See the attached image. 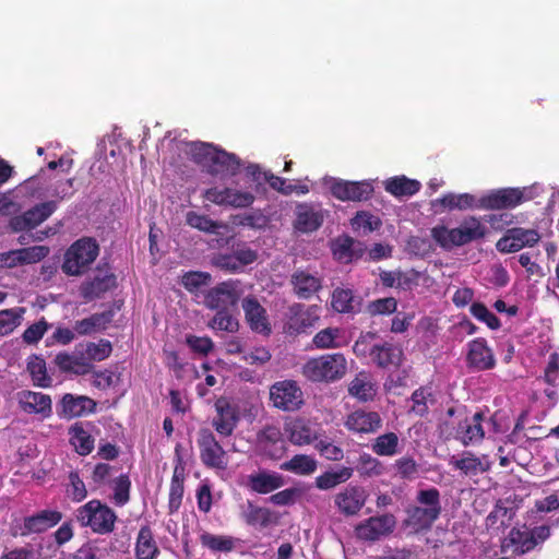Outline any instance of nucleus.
<instances>
[{
    "label": "nucleus",
    "instance_id": "nucleus-1",
    "mask_svg": "<svg viewBox=\"0 0 559 559\" xmlns=\"http://www.w3.org/2000/svg\"><path fill=\"white\" fill-rule=\"evenodd\" d=\"M486 227L476 216L463 219L456 228H448L444 225L435 226L431 229L432 239L444 250L462 247L486 236Z\"/></svg>",
    "mask_w": 559,
    "mask_h": 559
},
{
    "label": "nucleus",
    "instance_id": "nucleus-2",
    "mask_svg": "<svg viewBox=\"0 0 559 559\" xmlns=\"http://www.w3.org/2000/svg\"><path fill=\"white\" fill-rule=\"evenodd\" d=\"M347 371V361L343 354H324L308 359L301 367L302 376L311 382H334Z\"/></svg>",
    "mask_w": 559,
    "mask_h": 559
},
{
    "label": "nucleus",
    "instance_id": "nucleus-3",
    "mask_svg": "<svg viewBox=\"0 0 559 559\" xmlns=\"http://www.w3.org/2000/svg\"><path fill=\"white\" fill-rule=\"evenodd\" d=\"M99 246L94 238L83 237L74 241L66 251L62 272L69 276H79L86 272L96 260Z\"/></svg>",
    "mask_w": 559,
    "mask_h": 559
},
{
    "label": "nucleus",
    "instance_id": "nucleus-4",
    "mask_svg": "<svg viewBox=\"0 0 559 559\" xmlns=\"http://www.w3.org/2000/svg\"><path fill=\"white\" fill-rule=\"evenodd\" d=\"M75 518L82 526H90L94 533L98 534L111 533L117 520L115 511L99 500H91L80 507Z\"/></svg>",
    "mask_w": 559,
    "mask_h": 559
},
{
    "label": "nucleus",
    "instance_id": "nucleus-5",
    "mask_svg": "<svg viewBox=\"0 0 559 559\" xmlns=\"http://www.w3.org/2000/svg\"><path fill=\"white\" fill-rule=\"evenodd\" d=\"M533 199V191L528 187L500 188L481 195L477 207L486 211L511 210Z\"/></svg>",
    "mask_w": 559,
    "mask_h": 559
},
{
    "label": "nucleus",
    "instance_id": "nucleus-6",
    "mask_svg": "<svg viewBox=\"0 0 559 559\" xmlns=\"http://www.w3.org/2000/svg\"><path fill=\"white\" fill-rule=\"evenodd\" d=\"M417 501L425 507L408 509V523L417 530L430 528L441 513L440 493L436 488L420 490Z\"/></svg>",
    "mask_w": 559,
    "mask_h": 559
},
{
    "label": "nucleus",
    "instance_id": "nucleus-7",
    "mask_svg": "<svg viewBox=\"0 0 559 559\" xmlns=\"http://www.w3.org/2000/svg\"><path fill=\"white\" fill-rule=\"evenodd\" d=\"M320 320L319 307L302 304H293L288 308L287 319L284 323V331L288 335L307 333L314 328Z\"/></svg>",
    "mask_w": 559,
    "mask_h": 559
},
{
    "label": "nucleus",
    "instance_id": "nucleus-8",
    "mask_svg": "<svg viewBox=\"0 0 559 559\" xmlns=\"http://www.w3.org/2000/svg\"><path fill=\"white\" fill-rule=\"evenodd\" d=\"M270 400L274 407L294 412L304 404V394L296 381L283 380L271 385Z\"/></svg>",
    "mask_w": 559,
    "mask_h": 559
},
{
    "label": "nucleus",
    "instance_id": "nucleus-9",
    "mask_svg": "<svg viewBox=\"0 0 559 559\" xmlns=\"http://www.w3.org/2000/svg\"><path fill=\"white\" fill-rule=\"evenodd\" d=\"M540 240L537 229L513 227L506 230L497 241L496 249L501 253H514L523 248H532Z\"/></svg>",
    "mask_w": 559,
    "mask_h": 559
},
{
    "label": "nucleus",
    "instance_id": "nucleus-10",
    "mask_svg": "<svg viewBox=\"0 0 559 559\" xmlns=\"http://www.w3.org/2000/svg\"><path fill=\"white\" fill-rule=\"evenodd\" d=\"M57 210V201H46L34 205L22 215H15L9 221V228L13 233L34 229L48 219Z\"/></svg>",
    "mask_w": 559,
    "mask_h": 559
},
{
    "label": "nucleus",
    "instance_id": "nucleus-11",
    "mask_svg": "<svg viewBox=\"0 0 559 559\" xmlns=\"http://www.w3.org/2000/svg\"><path fill=\"white\" fill-rule=\"evenodd\" d=\"M239 281H226L211 288L204 296V305L212 310H229L240 298Z\"/></svg>",
    "mask_w": 559,
    "mask_h": 559
},
{
    "label": "nucleus",
    "instance_id": "nucleus-12",
    "mask_svg": "<svg viewBox=\"0 0 559 559\" xmlns=\"http://www.w3.org/2000/svg\"><path fill=\"white\" fill-rule=\"evenodd\" d=\"M396 526V519L393 514L371 516L360 522L355 527L356 536L366 542H376L389 536Z\"/></svg>",
    "mask_w": 559,
    "mask_h": 559
},
{
    "label": "nucleus",
    "instance_id": "nucleus-13",
    "mask_svg": "<svg viewBox=\"0 0 559 559\" xmlns=\"http://www.w3.org/2000/svg\"><path fill=\"white\" fill-rule=\"evenodd\" d=\"M466 366L474 371H487L496 367L497 360L492 348L484 337H476L467 343Z\"/></svg>",
    "mask_w": 559,
    "mask_h": 559
},
{
    "label": "nucleus",
    "instance_id": "nucleus-14",
    "mask_svg": "<svg viewBox=\"0 0 559 559\" xmlns=\"http://www.w3.org/2000/svg\"><path fill=\"white\" fill-rule=\"evenodd\" d=\"M97 403L86 395L66 393L57 405L60 418L73 419L85 417L96 412Z\"/></svg>",
    "mask_w": 559,
    "mask_h": 559
},
{
    "label": "nucleus",
    "instance_id": "nucleus-15",
    "mask_svg": "<svg viewBox=\"0 0 559 559\" xmlns=\"http://www.w3.org/2000/svg\"><path fill=\"white\" fill-rule=\"evenodd\" d=\"M332 195L343 202L367 201L373 193V187L367 181H346L335 179L330 187Z\"/></svg>",
    "mask_w": 559,
    "mask_h": 559
},
{
    "label": "nucleus",
    "instance_id": "nucleus-16",
    "mask_svg": "<svg viewBox=\"0 0 559 559\" xmlns=\"http://www.w3.org/2000/svg\"><path fill=\"white\" fill-rule=\"evenodd\" d=\"M203 198L216 205L231 207H248L254 202L251 192H242L231 188H210L203 193Z\"/></svg>",
    "mask_w": 559,
    "mask_h": 559
},
{
    "label": "nucleus",
    "instance_id": "nucleus-17",
    "mask_svg": "<svg viewBox=\"0 0 559 559\" xmlns=\"http://www.w3.org/2000/svg\"><path fill=\"white\" fill-rule=\"evenodd\" d=\"M324 222V215L321 210L309 203H298L295 210V230L309 234L318 230Z\"/></svg>",
    "mask_w": 559,
    "mask_h": 559
},
{
    "label": "nucleus",
    "instance_id": "nucleus-18",
    "mask_svg": "<svg viewBox=\"0 0 559 559\" xmlns=\"http://www.w3.org/2000/svg\"><path fill=\"white\" fill-rule=\"evenodd\" d=\"M345 427L356 433H373L382 425V418L378 412L356 409L347 415Z\"/></svg>",
    "mask_w": 559,
    "mask_h": 559
},
{
    "label": "nucleus",
    "instance_id": "nucleus-19",
    "mask_svg": "<svg viewBox=\"0 0 559 559\" xmlns=\"http://www.w3.org/2000/svg\"><path fill=\"white\" fill-rule=\"evenodd\" d=\"M17 402L26 414H38L44 418L52 414L51 397L48 394L24 390L17 393Z\"/></svg>",
    "mask_w": 559,
    "mask_h": 559
},
{
    "label": "nucleus",
    "instance_id": "nucleus-20",
    "mask_svg": "<svg viewBox=\"0 0 559 559\" xmlns=\"http://www.w3.org/2000/svg\"><path fill=\"white\" fill-rule=\"evenodd\" d=\"M366 499V491L361 487L348 486L335 496L334 503L341 513L353 516L361 510Z\"/></svg>",
    "mask_w": 559,
    "mask_h": 559
},
{
    "label": "nucleus",
    "instance_id": "nucleus-21",
    "mask_svg": "<svg viewBox=\"0 0 559 559\" xmlns=\"http://www.w3.org/2000/svg\"><path fill=\"white\" fill-rule=\"evenodd\" d=\"M241 306L245 312V318L252 331L265 335L271 333L266 310L261 306L255 297L248 296L243 298Z\"/></svg>",
    "mask_w": 559,
    "mask_h": 559
},
{
    "label": "nucleus",
    "instance_id": "nucleus-22",
    "mask_svg": "<svg viewBox=\"0 0 559 559\" xmlns=\"http://www.w3.org/2000/svg\"><path fill=\"white\" fill-rule=\"evenodd\" d=\"M404 360V353L400 345L391 342H379L373 349L371 361L381 369L400 368Z\"/></svg>",
    "mask_w": 559,
    "mask_h": 559
},
{
    "label": "nucleus",
    "instance_id": "nucleus-23",
    "mask_svg": "<svg viewBox=\"0 0 559 559\" xmlns=\"http://www.w3.org/2000/svg\"><path fill=\"white\" fill-rule=\"evenodd\" d=\"M365 251V243L348 235L337 237L332 243L333 255L342 263H350L360 259Z\"/></svg>",
    "mask_w": 559,
    "mask_h": 559
},
{
    "label": "nucleus",
    "instance_id": "nucleus-24",
    "mask_svg": "<svg viewBox=\"0 0 559 559\" xmlns=\"http://www.w3.org/2000/svg\"><path fill=\"white\" fill-rule=\"evenodd\" d=\"M55 364L60 371L76 376H85L94 369V365L88 362V358H85L82 350L78 348L72 354L59 353L55 357Z\"/></svg>",
    "mask_w": 559,
    "mask_h": 559
},
{
    "label": "nucleus",
    "instance_id": "nucleus-25",
    "mask_svg": "<svg viewBox=\"0 0 559 559\" xmlns=\"http://www.w3.org/2000/svg\"><path fill=\"white\" fill-rule=\"evenodd\" d=\"M348 394L361 403L372 402L377 395V384L367 371L358 372L347 388Z\"/></svg>",
    "mask_w": 559,
    "mask_h": 559
},
{
    "label": "nucleus",
    "instance_id": "nucleus-26",
    "mask_svg": "<svg viewBox=\"0 0 559 559\" xmlns=\"http://www.w3.org/2000/svg\"><path fill=\"white\" fill-rule=\"evenodd\" d=\"M93 426L90 423L76 421L69 428V441L78 454H91L95 448V438L92 435Z\"/></svg>",
    "mask_w": 559,
    "mask_h": 559
},
{
    "label": "nucleus",
    "instance_id": "nucleus-27",
    "mask_svg": "<svg viewBox=\"0 0 559 559\" xmlns=\"http://www.w3.org/2000/svg\"><path fill=\"white\" fill-rule=\"evenodd\" d=\"M290 284L295 295L300 299H310L322 287L321 278L305 270L294 272Z\"/></svg>",
    "mask_w": 559,
    "mask_h": 559
},
{
    "label": "nucleus",
    "instance_id": "nucleus-28",
    "mask_svg": "<svg viewBox=\"0 0 559 559\" xmlns=\"http://www.w3.org/2000/svg\"><path fill=\"white\" fill-rule=\"evenodd\" d=\"M62 514L56 510H43L34 515L24 519L22 535L43 533L59 523Z\"/></svg>",
    "mask_w": 559,
    "mask_h": 559
},
{
    "label": "nucleus",
    "instance_id": "nucleus-29",
    "mask_svg": "<svg viewBox=\"0 0 559 559\" xmlns=\"http://www.w3.org/2000/svg\"><path fill=\"white\" fill-rule=\"evenodd\" d=\"M114 317L115 311L112 309H108L99 313H93L88 318L75 321L73 330L81 336L104 331L111 323Z\"/></svg>",
    "mask_w": 559,
    "mask_h": 559
},
{
    "label": "nucleus",
    "instance_id": "nucleus-30",
    "mask_svg": "<svg viewBox=\"0 0 559 559\" xmlns=\"http://www.w3.org/2000/svg\"><path fill=\"white\" fill-rule=\"evenodd\" d=\"M285 484L282 475L266 471L251 474L248 476L247 486L258 493H269L283 487Z\"/></svg>",
    "mask_w": 559,
    "mask_h": 559
},
{
    "label": "nucleus",
    "instance_id": "nucleus-31",
    "mask_svg": "<svg viewBox=\"0 0 559 559\" xmlns=\"http://www.w3.org/2000/svg\"><path fill=\"white\" fill-rule=\"evenodd\" d=\"M484 415L481 413H475L471 418H466L462 421L457 428V438L465 444H475L483 440L484 429L481 421Z\"/></svg>",
    "mask_w": 559,
    "mask_h": 559
},
{
    "label": "nucleus",
    "instance_id": "nucleus-32",
    "mask_svg": "<svg viewBox=\"0 0 559 559\" xmlns=\"http://www.w3.org/2000/svg\"><path fill=\"white\" fill-rule=\"evenodd\" d=\"M240 166V159L235 154L216 148L210 165V173L235 176L239 173Z\"/></svg>",
    "mask_w": 559,
    "mask_h": 559
},
{
    "label": "nucleus",
    "instance_id": "nucleus-33",
    "mask_svg": "<svg viewBox=\"0 0 559 559\" xmlns=\"http://www.w3.org/2000/svg\"><path fill=\"white\" fill-rule=\"evenodd\" d=\"M243 516L247 524L251 526H260L261 528L276 525L280 519L276 512L271 511L267 508L257 507L251 502H248Z\"/></svg>",
    "mask_w": 559,
    "mask_h": 559
},
{
    "label": "nucleus",
    "instance_id": "nucleus-34",
    "mask_svg": "<svg viewBox=\"0 0 559 559\" xmlns=\"http://www.w3.org/2000/svg\"><path fill=\"white\" fill-rule=\"evenodd\" d=\"M420 182L405 176H395L384 181V189L396 198L412 197L420 190Z\"/></svg>",
    "mask_w": 559,
    "mask_h": 559
},
{
    "label": "nucleus",
    "instance_id": "nucleus-35",
    "mask_svg": "<svg viewBox=\"0 0 559 559\" xmlns=\"http://www.w3.org/2000/svg\"><path fill=\"white\" fill-rule=\"evenodd\" d=\"M116 286V276L107 274L105 276H95L92 281L81 286V295L87 300L99 298L103 294Z\"/></svg>",
    "mask_w": 559,
    "mask_h": 559
},
{
    "label": "nucleus",
    "instance_id": "nucleus-36",
    "mask_svg": "<svg viewBox=\"0 0 559 559\" xmlns=\"http://www.w3.org/2000/svg\"><path fill=\"white\" fill-rule=\"evenodd\" d=\"M331 306L338 313H353L358 310L360 301L352 289L337 287L332 293Z\"/></svg>",
    "mask_w": 559,
    "mask_h": 559
},
{
    "label": "nucleus",
    "instance_id": "nucleus-37",
    "mask_svg": "<svg viewBox=\"0 0 559 559\" xmlns=\"http://www.w3.org/2000/svg\"><path fill=\"white\" fill-rule=\"evenodd\" d=\"M289 440L297 445L311 444L317 440V433L305 419H295L287 425Z\"/></svg>",
    "mask_w": 559,
    "mask_h": 559
},
{
    "label": "nucleus",
    "instance_id": "nucleus-38",
    "mask_svg": "<svg viewBox=\"0 0 559 559\" xmlns=\"http://www.w3.org/2000/svg\"><path fill=\"white\" fill-rule=\"evenodd\" d=\"M353 475V468L341 466L330 468L316 478V486L321 490H329L348 480Z\"/></svg>",
    "mask_w": 559,
    "mask_h": 559
},
{
    "label": "nucleus",
    "instance_id": "nucleus-39",
    "mask_svg": "<svg viewBox=\"0 0 559 559\" xmlns=\"http://www.w3.org/2000/svg\"><path fill=\"white\" fill-rule=\"evenodd\" d=\"M159 554L158 547L153 538L148 526H142L135 545L136 559H155Z\"/></svg>",
    "mask_w": 559,
    "mask_h": 559
},
{
    "label": "nucleus",
    "instance_id": "nucleus-40",
    "mask_svg": "<svg viewBox=\"0 0 559 559\" xmlns=\"http://www.w3.org/2000/svg\"><path fill=\"white\" fill-rule=\"evenodd\" d=\"M451 463L455 468L460 469L463 475L468 477L483 474L490 466L486 456H461L460 459L451 461Z\"/></svg>",
    "mask_w": 559,
    "mask_h": 559
},
{
    "label": "nucleus",
    "instance_id": "nucleus-41",
    "mask_svg": "<svg viewBox=\"0 0 559 559\" xmlns=\"http://www.w3.org/2000/svg\"><path fill=\"white\" fill-rule=\"evenodd\" d=\"M345 344L340 328H326L319 331L312 338V345L318 349L338 348Z\"/></svg>",
    "mask_w": 559,
    "mask_h": 559
},
{
    "label": "nucleus",
    "instance_id": "nucleus-42",
    "mask_svg": "<svg viewBox=\"0 0 559 559\" xmlns=\"http://www.w3.org/2000/svg\"><path fill=\"white\" fill-rule=\"evenodd\" d=\"M27 371L32 377L34 385L40 388L51 385V378L47 374L46 361L43 358L33 356L27 362Z\"/></svg>",
    "mask_w": 559,
    "mask_h": 559
},
{
    "label": "nucleus",
    "instance_id": "nucleus-43",
    "mask_svg": "<svg viewBox=\"0 0 559 559\" xmlns=\"http://www.w3.org/2000/svg\"><path fill=\"white\" fill-rule=\"evenodd\" d=\"M317 468V461L312 456H293L289 461L281 464V469L292 472L296 475H309Z\"/></svg>",
    "mask_w": 559,
    "mask_h": 559
},
{
    "label": "nucleus",
    "instance_id": "nucleus-44",
    "mask_svg": "<svg viewBox=\"0 0 559 559\" xmlns=\"http://www.w3.org/2000/svg\"><path fill=\"white\" fill-rule=\"evenodd\" d=\"M112 352L111 343L108 340L102 338L98 343L88 342L82 350L88 362L102 361L110 356Z\"/></svg>",
    "mask_w": 559,
    "mask_h": 559
},
{
    "label": "nucleus",
    "instance_id": "nucleus-45",
    "mask_svg": "<svg viewBox=\"0 0 559 559\" xmlns=\"http://www.w3.org/2000/svg\"><path fill=\"white\" fill-rule=\"evenodd\" d=\"M186 221L189 226L209 234H215L223 227L219 222L192 211L187 213Z\"/></svg>",
    "mask_w": 559,
    "mask_h": 559
},
{
    "label": "nucleus",
    "instance_id": "nucleus-46",
    "mask_svg": "<svg viewBox=\"0 0 559 559\" xmlns=\"http://www.w3.org/2000/svg\"><path fill=\"white\" fill-rule=\"evenodd\" d=\"M201 544L213 551L228 552L235 547L233 537L204 533L200 537Z\"/></svg>",
    "mask_w": 559,
    "mask_h": 559
},
{
    "label": "nucleus",
    "instance_id": "nucleus-47",
    "mask_svg": "<svg viewBox=\"0 0 559 559\" xmlns=\"http://www.w3.org/2000/svg\"><path fill=\"white\" fill-rule=\"evenodd\" d=\"M23 308L0 310V336L8 335L20 324Z\"/></svg>",
    "mask_w": 559,
    "mask_h": 559
},
{
    "label": "nucleus",
    "instance_id": "nucleus-48",
    "mask_svg": "<svg viewBox=\"0 0 559 559\" xmlns=\"http://www.w3.org/2000/svg\"><path fill=\"white\" fill-rule=\"evenodd\" d=\"M237 424V416L235 415L234 411L229 407L227 408H221L218 411L217 418L214 419V426L216 431L224 436L228 437L234 431Z\"/></svg>",
    "mask_w": 559,
    "mask_h": 559
},
{
    "label": "nucleus",
    "instance_id": "nucleus-49",
    "mask_svg": "<svg viewBox=\"0 0 559 559\" xmlns=\"http://www.w3.org/2000/svg\"><path fill=\"white\" fill-rule=\"evenodd\" d=\"M378 334L376 332H367L361 334L353 346V352L357 357H369L372 359L373 349H376Z\"/></svg>",
    "mask_w": 559,
    "mask_h": 559
},
{
    "label": "nucleus",
    "instance_id": "nucleus-50",
    "mask_svg": "<svg viewBox=\"0 0 559 559\" xmlns=\"http://www.w3.org/2000/svg\"><path fill=\"white\" fill-rule=\"evenodd\" d=\"M216 147L209 143L194 142L190 144L189 154L191 158L200 165H206L210 167Z\"/></svg>",
    "mask_w": 559,
    "mask_h": 559
},
{
    "label": "nucleus",
    "instance_id": "nucleus-51",
    "mask_svg": "<svg viewBox=\"0 0 559 559\" xmlns=\"http://www.w3.org/2000/svg\"><path fill=\"white\" fill-rule=\"evenodd\" d=\"M49 253V248L46 246H34L23 249H16L15 255L17 257V262L20 264H32L37 263L44 258H46Z\"/></svg>",
    "mask_w": 559,
    "mask_h": 559
},
{
    "label": "nucleus",
    "instance_id": "nucleus-52",
    "mask_svg": "<svg viewBox=\"0 0 559 559\" xmlns=\"http://www.w3.org/2000/svg\"><path fill=\"white\" fill-rule=\"evenodd\" d=\"M381 221L379 217L372 215L369 212H358L355 217L352 219V226L356 230H362L364 233H371L377 230L381 226Z\"/></svg>",
    "mask_w": 559,
    "mask_h": 559
},
{
    "label": "nucleus",
    "instance_id": "nucleus-53",
    "mask_svg": "<svg viewBox=\"0 0 559 559\" xmlns=\"http://www.w3.org/2000/svg\"><path fill=\"white\" fill-rule=\"evenodd\" d=\"M214 330L234 333L238 330V321L228 310H218L209 324Z\"/></svg>",
    "mask_w": 559,
    "mask_h": 559
},
{
    "label": "nucleus",
    "instance_id": "nucleus-54",
    "mask_svg": "<svg viewBox=\"0 0 559 559\" xmlns=\"http://www.w3.org/2000/svg\"><path fill=\"white\" fill-rule=\"evenodd\" d=\"M399 438L394 432H386L374 439L372 450L376 454H395Z\"/></svg>",
    "mask_w": 559,
    "mask_h": 559
},
{
    "label": "nucleus",
    "instance_id": "nucleus-55",
    "mask_svg": "<svg viewBox=\"0 0 559 559\" xmlns=\"http://www.w3.org/2000/svg\"><path fill=\"white\" fill-rule=\"evenodd\" d=\"M212 265L219 269L221 271L237 274L240 273V269L236 262L234 253H215L211 259Z\"/></svg>",
    "mask_w": 559,
    "mask_h": 559
},
{
    "label": "nucleus",
    "instance_id": "nucleus-56",
    "mask_svg": "<svg viewBox=\"0 0 559 559\" xmlns=\"http://www.w3.org/2000/svg\"><path fill=\"white\" fill-rule=\"evenodd\" d=\"M211 275L206 272L192 271L182 276V284L189 292L198 290L202 286L209 285Z\"/></svg>",
    "mask_w": 559,
    "mask_h": 559
},
{
    "label": "nucleus",
    "instance_id": "nucleus-57",
    "mask_svg": "<svg viewBox=\"0 0 559 559\" xmlns=\"http://www.w3.org/2000/svg\"><path fill=\"white\" fill-rule=\"evenodd\" d=\"M510 539L513 544L518 545L516 551L519 554H525L537 546L530 532H521L513 528L510 532Z\"/></svg>",
    "mask_w": 559,
    "mask_h": 559
},
{
    "label": "nucleus",
    "instance_id": "nucleus-58",
    "mask_svg": "<svg viewBox=\"0 0 559 559\" xmlns=\"http://www.w3.org/2000/svg\"><path fill=\"white\" fill-rule=\"evenodd\" d=\"M70 484L67 488V495L70 497L73 501L80 502L83 499H85L87 495V490L85 487V484L80 478L79 474L76 472H71L69 475Z\"/></svg>",
    "mask_w": 559,
    "mask_h": 559
},
{
    "label": "nucleus",
    "instance_id": "nucleus-59",
    "mask_svg": "<svg viewBox=\"0 0 559 559\" xmlns=\"http://www.w3.org/2000/svg\"><path fill=\"white\" fill-rule=\"evenodd\" d=\"M233 253L241 272L245 266L254 263L259 257L258 251L251 249L246 243L238 245L237 248L233 250Z\"/></svg>",
    "mask_w": 559,
    "mask_h": 559
},
{
    "label": "nucleus",
    "instance_id": "nucleus-60",
    "mask_svg": "<svg viewBox=\"0 0 559 559\" xmlns=\"http://www.w3.org/2000/svg\"><path fill=\"white\" fill-rule=\"evenodd\" d=\"M396 299L393 297H386L371 301L368 306V312L371 316L391 314L396 311Z\"/></svg>",
    "mask_w": 559,
    "mask_h": 559
},
{
    "label": "nucleus",
    "instance_id": "nucleus-61",
    "mask_svg": "<svg viewBox=\"0 0 559 559\" xmlns=\"http://www.w3.org/2000/svg\"><path fill=\"white\" fill-rule=\"evenodd\" d=\"M431 396L432 394L429 388L420 386L415 390L412 394V409L420 416L425 415L428 412L427 402Z\"/></svg>",
    "mask_w": 559,
    "mask_h": 559
},
{
    "label": "nucleus",
    "instance_id": "nucleus-62",
    "mask_svg": "<svg viewBox=\"0 0 559 559\" xmlns=\"http://www.w3.org/2000/svg\"><path fill=\"white\" fill-rule=\"evenodd\" d=\"M49 323L41 318L39 321L31 324L23 333V341L27 344H36L41 340L48 330Z\"/></svg>",
    "mask_w": 559,
    "mask_h": 559
},
{
    "label": "nucleus",
    "instance_id": "nucleus-63",
    "mask_svg": "<svg viewBox=\"0 0 559 559\" xmlns=\"http://www.w3.org/2000/svg\"><path fill=\"white\" fill-rule=\"evenodd\" d=\"M130 486H131V483L127 475L121 474L115 479V486H114L115 496H114V498H115V501L117 504L123 506L129 501Z\"/></svg>",
    "mask_w": 559,
    "mask_h": 559
},
{
    "label": "nucleus",
    "instance_id": "nucleus-64",
    "mask_svg": "<svg viewBox=\"0 0 559 559\" xmlns=\"http://www.w3.org/2000/svg\"><path fill=\"white\" fill-rule=\"evenodd\" d=\"M559 380V354L554 352L549 355L547 366L544 371V381L551 386H557Z\"/></svg>",
    "mask_w": 559,
    "mask_h": 559
}]
</instances>
